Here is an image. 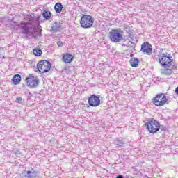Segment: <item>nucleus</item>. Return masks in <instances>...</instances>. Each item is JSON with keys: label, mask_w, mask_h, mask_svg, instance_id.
<instances>
[{"label": "nucleus", "mask_w": 178, "mask_h": 178, "mask_svg": "<svg viewBox=\"0 0 178 178\" xmlns=\"http://www.w3.org/2000/svg\"><path fill=\"white\" fill-rule=\"evenodd\" d=\"M51 67V63L47 60H41L37 65V69L40 73H48Z\"/></svg>", "instance_id": "nucleus-6"}, {"label": "nucleus", "mask_w": 178, "mask_h": 178, "mask_svg": "<svg viewBox=\"0 0 178 178\" xmlns=\"http://www.w3.org/2000/svg\"><path fill=\"white\" fill-rule=\"evenodd\" d=\"M131 66L132 67H137L138 66V63H140V61L138 60V58H131L129 60Z\"/></svg>", "instance_id": "nucleus-18"}, {"label": "nucleus", "mask_w": 178, "mask_h": 178, "mask_svg": "<svg viewBox=\"0 0 178 178\" xmlns=\"http://www.w3.org/2000/svg\"><path fill=\"white\" fill-rule=\"evenodd\" d=\"M63 62L65 63H72V62H73V56L69 53L63 54Z\"/></svg>", "instance_id": "nucleus-12"}, {"label": "nucleus", "mask_w": 178, "mask_h": 178, "mask_svg": "<svg viewBox=\"0 0 178 178\" xmlns=\"http://www.w3.org/2000/svg\"><path fill=\"white\" fill-rule=\"evenodd\" d=\"M63 9V5L61 3H56L54 6L56 13H60Z\"/></svg>", "instance_id": "nucleus-17"}, {"label": "nucleus", "mask_w": 178, "mask_h": 178, "mask_svg": "<svg viewBox=\"0 0 178 178\" xmlns=\"http://www.w3.org/2000/svg\"><path fill=\"white\" fill-rule=\"evenodd\" d=\"M41 15L35 17L34 13L28 16L29 22H21L19 27L22 29V34L25 35L27 40L35 38V30L40 27V18Z\"/></svg>", "instance_id": "nucleus-1"}, {"label": "nucleus", "mask_w": 178, "mask_h": 178, "mask_svg": "<svg viewBox=\"0 0 178 178\" xmlns=\"http://www.w3.org/2000/svg\"><path fill=\"white\" fill-rule=\"evenodd\" d=\"M130 56H133V54H131Z\"/></svg>", "instance_id": "nucleus-27"}, {"label": "nucleus", "mask_w": 178, "mask_h": 178, "mask_svg": "<svg viewBox=\"0 0 178 178\" xmlns=\"http://www.w3.org/2000/svg\"><path fill=\"white\" fill-rule=\"evenodd\" d=\"M175 93L178 95V86L175 88Z\"/></svg>", "instance_id": "nucleus-23"}, {"label": "nucleus", "mask_w": 178, "mask_h": 178, "mask_svg": "<svg viewBox=\"0 0 178 178\" xmlns=\"http://www.w3.org/2000/svg\"><path fill=\"white\" fill-rule=\"evenodd\" d=\"M42 51H41V49H33V54L35 55V56H40L42 55Z\"/></svg>", "instance_id": "nucleus-20"}, {"label": "nucleus", "mask_w": 178, "mask_h": 178, "mask_svg": "<svg viewBox=\"0 0 178 178\" xmlns=\"http://www.w3.org/2000/svg\"><path fill=\"white\" fill-rule=\"evenodd\" d=\"M80 24L83 29H90L94 24V18L91 15H83L81 18Z\"/></svg>", "instance_id": "nucleus-3"}, {"label": "nucleus", "mask_w": 178, "mask_h": 178, "mask_svg": "<svg viewBox=\"0 0 178 178\" xmlns=\"http://www.w3.org/2000/svg\"><path fill=\"white\" fill-rule=\"evenodd\" d=\"M12 81L15 86H17V84H19L20 81H22V76L19 74H15L13 77Z\"/></svg>", "instance_id": "nucleus-15"}, {"label": "nucleus", "mask_w": 178, "mask_h": 178, "mask_svg": "<svg viewBox=\"0 0 178 178\" xmlns=\"http://www.w3.org/2000/svg\"><path fill=\"white\" fill-rule=\"evenodd\" d=\"M42 16L45 19V20H49L52 16V13L49 10H44L42 13Z\"/></svg>", "instance_id": "nucleus-16"}, {"label": "nucleus", "mask_w": 178, "mask_h": 178, "mask_svg": "<svg viewBox=\"0 0 178 178\" xmlns=\"http://www.w3.org/2000/svg\"><path fill=\"white\" fill-rule=\"evenodd\" d=\"M137 42V38L133 35L129 36V40L127 42L122 44V47H127V48H133Z\"/></svg>", "instance_id": "nucleus-11"}, {"label": "nucleus", "mask_w": 178, "mask_h": 178, "mask_svg": "<svg viewBox=\"0 0 178 178\" xmlns=\"http://www.w3.org/2000/svg\"><path fill=\"white\" fill-rule=\"evenodd\" d=\"M60 29V24L58 22H54L51 27V31H54V33H57V31H59V29Z\"/></svg>", "instance_id": "nucleus-19"}, {"label": "nucleus", "mask_w": 178, "mask_h": 178, "mask_svg": "<svg viewBox=\"0 0 178 178\" xmlns=\"http://www.w3.org/2000/svg\"><path fill=\"white\" fill-rule=\"evenodd\" d=\"M108 38L112 42H120L123 40V31L120 29H112L108 33Z\"/></svg>", "instance_id": "nucleus-2"}, {"label": "nucleus", "mask_w": 178, "mask_h": 178, "mask_svg": "<svg viewBox=\"0 0 178 178\" xmlns=\"http://www.w3.org/2000/svg\"><path fill=\"white\" fill-rule=\"evenodd\" d=\"M39 35H41V32H40Z\"/></svg>", "instance_id": "nucleus-26"}, {"label": "nucleus", "mask_w": 178, "mask_h": 178, "mask_svg": "<svg viewBox=\"0 0 178 178\" xmlns=\"http://www.w3.org/2000/svg\"><path fill=\"white\" fill-rule=\"evenodd\" d=\"M57 45L58 47H62V45H63V43L62 42V41L59 40L57 42Z\"/></svg>", "instance_id": "nucleus-22"}, {"label": "nucleus", "mask_w": 178, "mask_h": 178, "mask_svg": "<svg viewBox=\"0 0 178 178\" xmlns=\"http://www.w3.org/2000/svg\"><path fill=\"white\" fill-rule=\"evenodd\" d=\"M145 126L147 127L148 131L152 134H155V133L159 131V129H161V124L155 120L148 121L145 124Z\"/></svg>", "instance_id": "nucleus-4"}, {"label": "nucleus", "mask_w": 178, "mask_h": 178, "mask_svg": "<svg viewBox=\"0 0 178 178\" xmlns=\"http://www.w3.org/2000/svg\"><path fill=\"white\" fill-rule=\"evenodd\" d=\"M23 101V99L22 97H19L16 99V102H18V104H22V102Z\"/></svg>", "instance_id": "nucleus-21"}, {"label": "nucleus", "mask_w": 178, "mask_h": 178, "mask_svg": "<svg viewBox=\"0 0 178 178\" xmlns=\"http://www.w3.org/2000/svg\"><path fill=\"white\" fill-rule=\"evenodd\" d=\"M116 178H124V177H123V175H118Z\"/></svg>", "instance_id": "nucleus-24"}, {"label": "nucleus", "mask_w": 178, "mask_h": 178, "mask_svg": "<svg viewBox=\"0 0 178 178\" xmlns=\"http://www.w3.org/2000/svg\"><path fill=\"white\" fill-rule=\"evenodd\" d=\"M165 102H168V99L166 98V95H165L163 93L157 95L153 99V104L156 106H163Z\"/></svg>", "instance_id": "nucleus-8"}, {"label": "nucleus", "mask_w": 178, "mask_h": 178, "mask_svg": "<svg viewBox=\"0 0 178 178\" xmlns=\"http://www.w3.org/2000/svg\"><path fill=\"white\" fill-rule=\"evenodd\" d=\"M38 172L37 171H24L23 174L24 175V177L26 178H34L37 177V175Z\"/></svg>", "instance_id": "nucleus-13"}, {"label": "nucleus", "mask_w": 178, "mask_h": 178, "mask_svg": "<svg viewBox=\"0 0 178 178\" xmlns=\"http://www.w3.org/2000/svg\"><path fill=\"white\" fill-rule=\"evenodd\" d=\"M100 104H101V99H99V96L92 95L88 98V104L90 105V106H92V107L99 106Z\"/></svg>", "instance_id": "nucleus-9"}, {"label": "nucleus", "mask_w": 178, "mask_h": 178, "mask_svg": "<svg viewBox=\"0 0 178 178\" xmlns=\"http://www.w3.org/2000/svg\"><path fill=\"white\" fill-rule=\"evenodd\" d=\"M165 72H170V73H172V70L168 69L165 70Z\"/></svg>", "instance_id": "nucleus-25"}, {"label": "nucleus", "mask_w": 178, "mask_h": 178, "mask_svg": "<svg viewBox=\"0 0 178 178\" xmlns=\"http://www.w3.org/2000/svg\"><path fill=\"white\" fill-rule=\"evenodd\" d=\"M26 84L29 88H37L40 84V80L38 77L34 76L33 74H31L25 79Z\"/></svg>", "instance_id": "nucleus-7"}, {"label": "nucleus", "mask_w": 178, "mask_h": 178, "mask_svg": "<svg viewBox=\"0 0 178 178\" xmlns=\"http://www.w3.org/2000/svg\"><path fill=\"white\" fill-rule=\"evenodd\" d=\"M159 62L163 67H170L173 63V58L167 56L165 54H161L159 56Z\"/></svg>", "instance_id": "nucleus-5"}, {"label": "nucleus", "mask_w": 178, "mask_h": 178, "mask_svg": "<svg viewBox=\"0 0 178 178\" xmlns=\"http://www.w3.org/2000/svg\"><path fill=\"white\" fill-rule=\"evenodd\" d=\"M115 145H117V148H122V147H124L126 145V142L122 139L117 138L114 141Z\"/></svg>", "instance_id": "nucleus-14"}, {"label": "nucleus", "mask_w": 178, "mask_h": 178, "mask_svg": "<svg viewBox=\"0 0 178 178\" xmlns=\"http://www.w3.org/2000/svg\"><path fill=\"white\" fill-rule=\"evenodd\" d=\"M140 51L147 55H151L152 54V45L148 42H145L142 44Z\"/></svg>", "instance_id": "nucleus-10"}]
</instances>
